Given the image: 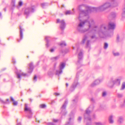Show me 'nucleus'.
I'll return each instance as SVG.
<instances>
[{
	"instance_id": "obj_1",
	"label": "nucleus",
	"mask_w": 125,
	"mask_h": 125,
	"mask_svg": "<svg viewBox=\"0 0 125 125\" xmlns=\"http://www.w3.org/2000/svg\"><path fill=\"white\" fill-rule=\"evenodd\" d=\"M87 22V21L85 20L84 21L81 22L79 24L77 29L80 32L83 33L88 30H91V32L92 33H95L97 32L101 37H104V36L107 31L105 26V25H102L99 29L97 26L95 25V23L92 19L88 21L89 26V28L88 29L81 30V28L83 27L85 23Z\"/></svg>"
},
{
	"instance_id": "obj_2",
	"label": "nucleus",
	"mask_w": 125,
	"mask_h": 125,
	"mask_svg": "<svg viewBox=\"0 0 125 125\" xmlns=\"http://www.w3.org/2000/svg\"><path fill=\"white\" fill-rule=\"evenodd\" d=\"M111 6V4L110 3L108 2H106L98 8H91L90 7H86V8L88 9V10L85 12L83 10H81V12L80 14L79 19H80L82 15L86 16V13L90 12L92 11H103L110 7Z\"/></svg>"
},
{
	"instance_id": "obj_3",
	"label": "nucleus",
	"mask_w": 125,
	"mask_h": 125,
	"mask_svg": "<svg viewBox=\"0 0 125 125\" xmlns=\"http://www.w3.org/2000/svg\"><path fill=\"white\" fill-rule=\"evenodd\" d=\"M35 6L33 5L28 7L25 9L24 14L27 16L26 18H27L30 12H34L35 10Z\"/></svg>"
},
{
	"instance_id": "obj_4",
	"label": "nucleus",
	"mask_w": 125,
	"mask_h": 125,
	"mask_svg": "<svg viewBox=\"0 0 125 125\" xmlns=\"http://www.w3.org/2000/svg\"><path fill=\"white\" fill-rule=\"evenodd\" d=\"M89 107L87 108L85 111V113L84 114V121L90 122L91 119L90 118L89 114L91 112L89 109Z\"/></svg>"
},
{
	"instance_id": "obj_5",
	"label": "nucleus",
	"mask_w": 125,
	"mask_h": 125,
	"mask_svg": "<svg viewBox=\"0 0 125 125\" xmlns=\"http://www.w3.org/2000/svg\"><path fill=\"white\" fill-rule=\"evenodd\" d=\"M120 80L119 79H117L116 80L110 82L108 83V85L110 87H112L114 84L116 83L117 85H119L120 84Z\"/></svg>"
},
{
	"instance_id": "obj_6",
	"label": "nucleus",
	"mask_w": 125,
	"mask_h": 125,
	"mask_svg": "<svg viewBox=\"0 0 125 125\" xmlns=\"http://www.w3.org/2000/svg\"><path fill=\"white\" fill-rule=\"evenodd\" d=\"M65 65V64L63 62H61L60 65V70H57L56 73V75H59V74L61 73L62 71V70L64 67Z\"/></svg>"
},
{
	"instance_id": "obj_7",
	"label": "nucleus",
	"mask_w": 125,
	"mask_h": 125,
	"mask_svg": "<svg viewBox=\"0 0 125 125\" xmlns=\"http://www.w3.org/2000/svg\"><path fill=\"white\" fill-rule=\"evenodd\" d=\"M59 22H60V28L62 30L64 29L65 28L66 26L64 20H62L60 21V20L59 19H58L57 20L56 23H58Z\"/></svg>"
},
{
	"instance_id": "obj_8",
	"label": "nucleus",
	"mask_w": 125,
	"mask_h": 125,
	"mask_svg": "<svg viewBox=\"0 0 125 125\" xmlns=\"http://www.w3.org/2000/svg\"><path fill=\"white\" fill-rule=\"evenodd\" d=\"M16 73L17 75V78L18 79H20L21 75L22 76H25L27 75V74L23 73H20L18 71L16 72Z\"/></svg>"
},
{
	"instance_id": "obj_9",
	"label": "nucleus",
	"mask_w": 125,
	"mask_h": 125,
	"mask_svg": "<svg viewBox=\"0 0 125 125\" xmlns=\"http://www.w3.org/2000/svg\"><path fill=\"white\" fill-rule=\"evenodd\" d=\"M24 111L26 112H27L30 115L32 114L31 111V108L28 107L27 104H25V107L24 108Z\"/></svg>"
},
{
	"instance_id": "obj_10",
	"label": "nucleus",
	"mask_w": 125,
	"mask_h": 125,
	"mask_svg": "<svg viewBox=\"0 0 125 125\" xmlns=\"http://www.w3.org/2000/svg\"><path fill=\"white\" fill-rule=\"evenodd\" d=\"M115 24L114 23L110 22L108 25V27L109 29H114L115 27Z\"/></svg>"
},
{
	"instance_id": "obj_11",
	"label": "nucleus",
	"mask_w": 125,
	"mask_h": 125,
	"mask_svg": "<svg viewBox=\"0 0 125 125\" xmlns=\"http://www.w3.org/2000/svg\"><path fill=\"white\" fill-rule=\"evenodd\" d=\"M29 65L30 68L29 69V70L28 71V72L29 73H31L33 69V63L32 62H31L29 64Z\"/></svg>"
},
{
	"instance_id": "obj_12",
	"label": "nucleus",
	"mask_w": 125,
	"mask_h": 125,
	"mask_svg": "<svg viewBox=\"0 0 125 125\" xmlns=\"http://www.w3.org/2000/svg\"><path fill=\"white\" fill-rule=\"evenodd\" d=\"M100 82V80H96L94 81V83L91 84V85L92 86H94L99 84Z\"/></svg>"
},
{
	"instance_id": "obj_13",
	"label": "nucleus",
	"mask_w": 125,
	"mask_h": 125,
	"mask_svg": "<svg viewBox=\"0 0 125 125\" xmlns=\"http://www.w3.org/2000/svg\"><path fill=\"white\" fill-rule=\"evenodd\" d=\"M113 116L111 115L109 116V121L110 123H113L114 122V120L113 119Z\"/></svg>"
},
{
	"instance_id": "obj_14",
	"label": "nucleus",
	"mask_w": 125,
	"mask_h": 125,
	"mask_svg": "<svg viewBox=\"0 0 125 125\" xmlns=\"http://www.w3.org/2000/svg\"><path fill=\"white\" fill-rule=\"evenodd\" d=\"M20 40H21L23 38V35L22 31V30L21 27L20 26Z\"/></svg>"
},
{
	"instance_id": "obj_15",
	"label": "nucleus",
	"mask_w": 125,
	"mask_h": 125,
	"mask_svg": "<svg viewBox=\"0 0 125 125\" xmlns=\"http://www.w3.org/2000/svg\"><path fill=\"white\" fill-rule=\"evenodd\" d=\"M67 103V101H65L64 104L63 105L62 107V109H64V110H65V108L66 107V105Z\"/></svg>"
},
{
	"instance_id": "obj_16",
	"label": "nucleus",
	"mask_w": 125,
	"mask_h": 125,
	"mask_svg": "<svg viewBox=\"0 0 125 125\" xmlns=\"http://www.w3.org/2000/svg\"><path fill=\"white\" fill-rule=\"evenodd\" d=\"M123 121V118L122 117H119L118 120V122L119 123H121Z\"/></svg>"
},
{
	"instance_id": "obj_17",
	"label": "nucleus",
	"mask_w": 125,
	"mask_h": 125,
	"mask_svg": "<svg viewBox=\"0 0 125 125\" xmlns=\"http://www.w3.org/2000/svg\"><path fill=\"white\" fill-rule=\"evenodd\" d=\"M82 57V54L81 52H80L78 54V59L80 60L81 59Z\"/></svg>"
},
{
	"instance_id": "obj_18",
	"label": "nucleus",
	"mask_w": 125,
	"mask_h": 125,
	"mask_svg": "<svg viewBox=\"0 0 125 125\" xmlns=\"http://www.w3.org/2000/svg\"><path fill=\"white\" fill-rule=\"evenodd\" d=\"M87 39V37L85 36H84L83 38V40L82 42V44H84L85 42V41H86Z\"/></svg>"
},
{
	"instance_id": "obj_19",
	"label": "nucleus",
	"mask_w": 125,
	"mask_h": 125,
	"mask_svg": "<svg viewBox=\"0 0 125 125\" xmlns=\"http://www.w3.org/2000/svg\"><path fill=\"white\" fill-rule=\"evenodd\" d=\"M42 7L43 8H44L45 7L48 6V4L45 3H43L41 4Z\"/></svg>"
},
{
	"instance_id": "obj_20",
	"label": "nucleus",
	"mask_w": 125,
	"mask_h": 125,
	"mask_svg": "<svg viewBox=\"0 0 125 125\" xmlns=\"http://www.w3.org/2000/svg\"><path fill=\"white\" fill-rule=\"evenodd\" d=\"M73 14V13L71 12L70 10L67 11L65 13V14L66 15L68 14Z\"/></svg>"
},
{
	"instance_id": "obj_21",
	"label": "nucleus",
	"mask_w": 125,
	"mask_h": 125,
	"mask_svg": "<svg viewBox=\"0 0 125 125\" xmlns=\"http://www.w3.org/2000/svg\"><path fill=\"white\" fill-rule=\"evenodd\" d=\"M125 88V82H124L123 83L122 85V87L121 90L124 89Z\"/></svg>"
},
{
	"instance_id": "obj_22",
	"label": "nucleus",
	"mask_w": 125,
	"mask_h": 125,
	"mask_svg": "<svg viewBox=\"0 0 125 125\" xmlns=\"http://www.w3.org/2000/svg\"><path fill=\"white\" fill-rule=\"evenodd\" d=\"M59 45L62 47H63L64 46L66 45V44L64 42H62V43H60Z\"/></svg>"
},
{
	"instance_id": "obj_23",
	"label": "nucleus",
	"mask_w": 125,
	"mask_h": 125,
	"mask_svg": "<svg viewBox=\"0 0 125 125\" xmlns=\"http://www.w3.org/2000/svg\"><path fill=\"white\" fill-rule=\"evenodd\" d=\"M40 107L41 108H44L46 107V106L45 104H41L40 105Z\"/></svg>"
},
{
	"instance_id": "obj_24",
	"label": "nucleus",
	"mask_w": 125,
	"mask_h": 125,
	"mask_svg": "<svg viewBox=\"0 0 125 125\" xmlns=\"http://www.w3.org/2000/svg\"><path fill=\"white\" fill-rule=\"evenodd\" d=\"M123 12L122 14V17H125V8L123 9Z\"/></svg>"
},
{
	"instance_id": "obj_25",
	"label": "nucleus",
	"mask_w": 125,
	"mask_h": 125,
	"mask_svg": "<svg viewBox=\"0 0 125 125\" xmlns=\"http://www.w3.org/2000/svg\"><path fill=\"white\" fill-rule=\"evenodd\" d=\"M85 7V6L83 5H80L79 6V10H81V9H83Z\"/></svg>"
},
{
	"instance_id": "obj_26",
	"label": "nucleus",
	"mask_w": 125,
	"mask_h": 125,
	"mask_svg": "<svg viewBox=\"0 0 125 125\" xmlns=\"http://www.w3.org/2000/svg\"><path fill=\"white\" fill-rule=\"evenodd\" d=\"M108 46V44L106 43H105L104 44V48L105 49H106Z\"/></svg>"
},
{
	"instance_id": "obj_27",
	"label": "nucleus",
	"mask_w": 125,
	"mask_h": 125,
	"mask_svg": "<svg viewBox=\"0 0 125 125\" xmlns=\"http://www.w3.org/2000/svg\"><path fill=\"white\" fill-rule=\"evenodd\" d=\"M22 2L21 1H19V2L18 5L19 6H21L22 5Z\"/></svg>"
},
{
	"instance_id": "obj_28",
	"label": "nucleus",
	"mask_w": 125,
	"mask_h": 125,
	"mask_svg": "<svg viewBox=\"0 0 125 125\" xmlns=\"http://www.w3.org/2000/svg\"><path fill=\"white\" fill-rule=\"evenodd\" d=\"M116 15V14L115 13H113L112 14V16L113 17H115Z\"/></svg>"
},
{
	"instance_id": "obj_29",
	"label": "nucleus",
	"mask_w": 125,
	"mask_h": 125,
	"mask_svg": "<svg viewBox=\"0 0 125 125\" xmlns=\"http://www.w3.org/2000/svg\"><path fill=\"white\" fill-rule=\"evenodd\" d=\"M13 104L14 105H16L17 104V102L16 101H13Z\"/></svg>"
},
{
	"instance_id": "obj_30",
	"label": "nucleus",
	"mask_w": 125,
	"mask_h": 125,
	"mask_svg": "<svg viewBox=\"0 0 125 125\" xmlns=\"http://www.w3.org/2000/svg\"><path fill=\"white\" fill-rule=\"evenodd\" d=\"M114 55L115 56H118L119 55V53L118 52H116L114 53Z\"/></svg>"
},
{
	"instance_id": "obj_31",
	"label": "nucleus",
	"mask_w": 125,
	"mask_h": 125,
	"mask_svg": "<svg viewBox=\"0 0 125 125\" xmlns=\"http://www.w3.org/2000/svg\"><path fill=\"white\" fill-rule=\"evenodd\" d=\"M113 6H116L117 5V3L115 2L113 3Z\"/></svg>"
},
{
	"instance_id": "obj_32",
	"label": "nucleus",
	"mask_w": 125,
	"mask_h": 125,
	"mask_svg": "<svg viewBox=\"0 0 125 125\" xmlns=\"http://www.w3.org/2000/svg\"><path fill=\"white\" fill-rule=\"evenodd\" d=\"M123 96L122 94H118V97L120 98L122 97Z\"/></svg>"
},
{
	"instance_id": "obj_33",
	"label": "nucleus",
	"mask_w": 125,
	"mask_h": 125,
	"mask_svg": "<svg viewBox=\"0 0 125 125\" xmlns=\"http://www.w3.org/2000/svg\"><path fill=\"white\" fill-rule=\"evenodd\" d=\"M82 118L81 117H79L78 119V121L79 122H80Z\"/></svg>"
},
{
	"instance_id": "obj_34",
	"label": "nucleus",
	"mask_w": 125,
	"mask_h": 125,
	"mask_svg": "<svg viewBox=\"0 0 125 125\" xmlns=\"http://www.w3.org/2000/svg\"><path fill=\"white\" fill-rule=\"evenodd\" d=\"M119 36L118 35L117 36V39H116L117 41L118 42L119 41Z\"/></svg>"
},
{
	"instance_id": "obj_35",
	"label": "nucleus",
	"mask_w": 125,
	"mask_h": 125,
	"mask_svg": "<svg viewBox=\"0 0 125 125\" xmlns=\"http://www.w3.org/2000/svg\"><path fill=\"white\" fill-rule=\"evenodd\" d=\"M96 124L97 125H102L101 123L100 122L96 123Z\"/></svg>"
},
{
	"instance_id": "obj_36",
	"label": "nucleus",
	"mask_w": 125,
	"mask_h": 125,
	"mask_svg": "<svg viewBox=\"0 0 125 125\" xmlns=\"http://www.w3.org/2000/svg\"><path fill=\"white\" fill-rule=\"evenodd\" d=\"M14 3H15V0H13L12 1V5L13 6H14Z\"/></svg>"
},
{
	"instance_id": "obj_37",
	"label": "nucleus",
	"mask_w": 125,
	"mask_h": 125,
	"mask_svg": "<svg viewBox=\"0 0 125 125\" xmlns=\"http://www.w3.org/2000/svg\"><path fill=\"white\" fill-rule=\"evenodd\" d=\"M106 93L105 92H104L103 93L102 96H104L106 95Z\"/></svg>"
},
{
	"instance_id": "obj_38",
	"label": "nucleus",
	"mask_w": 125,
	"mask_h": 125,
	"mask_svg": "<svg viewBox=\"0 0 125 125\" xmlns=\"http://www.w3.org/2000/svg\"><path fill=\"white\" fill-rule=\"evenodd\" d=\"M90 42V41H87V47L88 46H89V43Z\"/></svg>"
},
{
	"instance_id": "obj_39",
	"label": "nucleus",
	"mask_w": 125,
	"mask_h": 125,
	"mask_svg": "<svg viewBox=\"0 0 125 125\" xmlns=\"http://www.w3.org/2000/svg\"><path fill=\"white\" fill-rule=\"evenodd\" d=\"M58 120H56L55 119H53V121L54 122H57Z\"/></svg>"
},
{
	"instance_id": "obj_40",
	"label": "nucleus",
	"mask_w": 125,
	"mask_h": 125,
	"mask_svg": "<svg viewBox=\"0 0 125 125\" xmlns=\"http://www.w3.org/2000/svg\"><path fill=\"white\" fill-rule=\"evenodd\" d=\"M37 78V77L36 76H35L34 77L33 79L34 80H35V81H36V79Z\"/></svg>"
},
{
	"instance_id": "obj_41",
	"label": "nucleus",
	"mask_w": 125,
	"mask_h": 125,
	"mask_svg": "<svg viewBox=\"0 0 125 125\" xmlns=\"http://www.w3.org/2000/svg\"><path fill=\"white\" fill-rule=\"evenodd\" d=\"M53 59H54L55 60H56V59H58V57H53Z\"/></svg>"
},
{
	"instance_id": "obj_42",
	"label": "nucleus",
	"mask_w": 125,
	"mask_h": 125,
	"mask_svg": "<svg viewBox=\"0 0 125 125\" xmlns=\"http://www.w3.org/2000/svg\"><path fill=\"white\" fill-rule=\"evenodd\" d=\"M10 99L12 101H14V99L12 97H10Z\"/></svg>"
},
{
	"instance_id": "obj_43",
	"label": "nucleus",
	"mask_w": 125,
	"mask_h": 125,
	"mask_svg": "<svg viewBox=\"0 0 125 125\" xmlns=\"http://www.w3.org/2000/svg\"><path fill=\"white\" fill-rule=\"evenodd\" d=\"M54 51V50L53 49H51L50 50V52H53Z\"/></svg>"
},
{
	"instance_id": "obj_44",
	"label": "nucleus",
	"mask_w": 125,
	"mask_h": 125,
	"mask_svg": "<svg viewBox=\"0 0 125 125\" xmlns=\"http://www.w3.org/2000/svg\"><path fill=\"white\" fill-rule=\"evenodd\" d=\"M54 94L56 95H59L60 94H59L55 93H54Z\"/></svg>"
},
{
	"instance_id": "obj_45",
	"label": "nucleus",
	"mask_w": 125,
	"mask_h": 125,
	"mask_svg": "<svg viewBox=\"0 0 125 125\" xmlns=\"http://www.w3.org/2000/svg\"><path fill=\"white\" fill-rule=\"evenodd\" d=\"M95 37V36L94 35L93 36L91 37V38H94Z\"/></svg>"
},
{
	"instance_id": "obj_46",
	"label": "nucleus",
	"mask_w": 125,
	"mask_h": 125,
	"mask_svg": "<svg viewBox=\"0 0 125 125\" xmlns=\"http://www.w3.org/2000/svg\"><path fill=\"white\" fill-rule=\"evenodd\" d=\"M47 38H48V37H46L45 38V39L46 40H47Z\"/></svg>"
},
{
	"instance_id": "obj_47",
	"label": "nucleus",
	"mask_w": 125,
	"mask_h": 125,
	"mask_svg": "<svg viewBox=\"0 0 125 125\" xmlns=\"http://www.w3.org/2000/svg\"><path fill=\"white\" fill-rule=\"evenodd\" d=\"M66 87H67L68 86V84L67 83H66Z\"/></svg>"
},
{
	"instance_id": "obj_48",
	"label": "nucleus",
	"mask_w": 125,
	"mask_h": 125,
	"mask_svg": "<svg viewBox=\"0 0 125 125\" xmlns=\"http://www.w3.org/2000/svg\"><path fill=\"white\" fill-rule=\"evenodd\" d=\"M9 99H6V101H7V102H9Z\"/></svg>"
},
{
	"instance_id": "obj_49",
	"label": "nucleus",
	"mask_w": 125,
	"mask_h": 125,
	"mask_svg": "<svg viewBox=\"0 0 125 125\" xmlns=\"http://www.w3.org/2000/svg\"><path fill=\"white\" fill-rule=\"evenodd\" d=\"M17 125H21V124L20 123H18Z\"/></svg>"
},
{
	"instance_id": "obj_50",
	"label": "nucleus",
	"mask_w": 125,
	"mask_h": 125,
	"mask_svg": "<svg viewBox=\"0 0 125 125\" xmlns=\"http://www.w3.org/2000/svg\"><path fill=\"white\" fill-rule=\"evenodd\" d=\"M3 10H4V11H6V9L5 8Z\"/></svg>"
},
{
	"instance_id": "obj_51",
	"label": "nucleus",
	"mask_w": 125,
	"mask_h": 125,
	"mask_svg": "<svg viewBox=\"0 0 125 125\" xmlns=\"http://www.w3.org/2000/svg\"><path fill=\"white\" fill-rule=\"evenodd\" d=\"M3 103L4 104H7V103H6V102H3Z\"/></svg>"
},
{
	"instance_id": "obj_52",
	"label": "nucleus",
	"mask_w": 125,
	"mask_h": 125,
	"mask_svg": "<svg viewBox=\"0 0 125 125\" xmlns=\"http://www.w3.org/2000/svg\"><path fill=\"white\" fill-rule=\"evenodd\" d=\"M1 13L0 12V17H1Z\"/></svg>"
},
{
	"instance_id": "obj_53",
	"label": "nucleus",
	"mask_w": 125,
	"mask_h": 125,
	"mask_svg": "<svg viewBox=\"0 0 125 125\" xmlns=\"http://www.w3.org/2000/svg\"><path fill=\"white\" fill-rule=\"evenodd\" d=\"M30 101H32V100H31V99H30Z\"/></svg>"
},
{
	"instance_id": "obj_54",
	"label": "nucleus",
	"mask_w": 125,
	"mask_h": 125,
	"mask_svg": "<svg viewBox=\"0 0 125 125\" xmlns=\"http://www.w3.org/2000/svg\"><path fill=\"white\" fill-rule=\"evenodd\" d=\"M71 118H69V120H71Z\"/></svg>"
},
{
	"instance_id": "obj_55",
	"label": "nucleus",
	"mask_w": 125,
	"mask_h": 125,
	"mask_svg": "<svg viewBox=\"0 0 125 125\" xmlns=\"http://www.w3.org/2000/svg\"><path fill=\"white\" fill-rule=\"evenodd\" d=\"M65 125H68L67 124H66Z\"/></svg>"
},
{
	"instance_id": "obj_56",
	"label": "nucleus",
	"mask_w": 125,
	"mask_h": 125,
	"mask_svg": "<svg viewBox=\"0 0 125 125\" xmlns=\"http://www.w3.org/2000/svg\"><path fill=\"white\" fill-rule=\"evenodd\" d=\"M73 10H74V9H73Z\"/></svg>"
},
{
	"instance_id": "obj_57",
	"label": "nucleus",
	"mask_w": 125,
	"mask_h": 125,
	"mask_svg": "<svg viewBox=\"0 0 125 125\" xmlns=\"http://www.w3.org/2000/svg\"><path fill=\"white\" fill-rule=\"evenodd\" d=\"M18 42H19V41H18Z\"/></svg>"
},
{
	"instance_id": "obj_58",
	"label": "nucleus",
	"mask_w": 125,
	"mask_h": 125,
	"mask_svg": "<svg viewBox=\"0 0 125 125\" xmlns=\"http://www.w3.org/2000/svg\"><path fill=\"white\" fill-rule=\"evenodd\" d=\"M62 7H63V5H62Z\"/></svg>"
}]
</instances>
